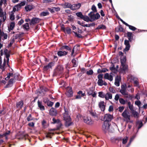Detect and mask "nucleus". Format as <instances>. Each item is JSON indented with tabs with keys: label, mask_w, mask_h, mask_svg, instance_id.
<instances>
[{
	"label": "nucleus",
	"mask_w": 147,
	"mask_h": 147,
	"mask_svg": "<svg viewBox=\"0 0 147 147\" xmlns=\"http://www.w3.org/2000/svg\"><path fill=\"white\" fill-rule=\"evenodd\" d=\"M65 112L63 114V118L65 121V125L68 127L71 125V118L68 109L64 107Z\"/></svg>",
	"instance_id": "nucleus-1"
},
{
	"label": "nucleus",
	"mask_w": 147,
	"mask_h": 147,
	"mask_svg": "<svg viewBox=\"0 0 147 147\" xmlns=\"http://www.w3.org/2000/svg\"><path fill=\"white\" fill-rule=\"evenodd\" d=\"M88 16L90 18L91 22L97 20L100 17V15L98 13L94 14L92 12H90L88 14Z\"/></svg>",
	"instance_id": "nucleus-2"
},
{
	"label": "nucleus",
	"mask_w": 147,
	"mask_h": 147,
	"mask_svg": "<svg viewBox=\"0 0 147 147\" xmlns=\"http://www.w3.org/2000/svg\"><path fill=\"white\" fill-rule=\"evenodd\" d=\"M122 116L124 118V120L125 121H127L128 122V120H129V118H130L131 115L127 109H125L122 114Z\"/></svg>",
	"instance_id": "nucleus-3"
},
{
	"label": "nucleus",
	"mask_w": 147,
	"mask_h": 147,
	"mask_svg": "<svg viewBox=\"0 0 147 147\" xmlns=\"http://www.w3.org/2000/svg\"><path fill=\"white\" fill-rule=\"evenodd\" d=\"M126 84H124L121 85V89L120 90V92L126 98L128 97V93L126 89Z\"/></svg>",
	"instance_id": "nucleus-4"
},
{
	"label": "nucleus",
	"mask_w": 147,
	"mask_h": 147,
	"mask_svg": "<svg viewBox=\"0 0 147 147\" xmlns=\"http://www.w3.org/2000/svg\"><path fill=\"white\" fill-rule=\"evenodd\" d=\"M103 75L102 74H99L98 76V83L99 86H102L103 85H106L107 83L103 81L102 80L103 78Z\"/></svg>",
	"instance_id": "nucleus-5"
},
{
	"label": "nucleus",
	"mask_w": 147,
	"mask_h": 147,
	"mask_svg": "<svg viewBox=\"0 0 147 147\" xmlns=\"http://www.w3.org/2000/svg\"><path fill=\"white\" fill-rule=\"evenodd\" d=\"M110 128V124L109 122L104 121V125L102 126V129L105 132H107L109 131Z\"/></svg>",
	"instance_id": "nucleus-6"
},
{
	"label": "nucleus",
	"mask_w": 147,
	"mask_h": 147,
	"mask_svg": "<svg viewBox=\"0 0 147 147\" xmlns=\"http://www.w3.org/2000/svg\"><path fill=\"white\" fill-rule=\"evenodd\" d=\"M63 70V67L61 65H58L54 70L55 75H57L61 73Z\"/></svg>",
	"instance_id": "nucleus-7"
},
{
	"label": "nucleus",
	"mask_w": 147,
	"mask_h": 147,
	"mask_svg": "<svg viewBox=\"0 0 147 147\" xmlns=\"http://www.w3.org/2000/svg\"><path fill=\"white\" fill-rule=\"evenodd\" d=\"M87 93L89 95H91L93 97H96V93L93 88H90L88 90Z\"/></svg>",
	"instance_id": "nucleus-8"
},
{
	"label": "nucleus",
	"mask_w": 147,
	"mask_h": 147,
	"mask_svg": "<svg viewBox=\"0 0 147 147\" xmlns=\"http://www.w3.org/2000/svg\"><path fill=\"white\" fill-rule=\"evenodd\" d=\"M83 120L85 123L88 125H91L93 123V121L90 117H84L83 118Z\"/></svg>",
	"instance_id": "nucleus-9"
},
{
	"label": "nucleus",
	"mask_w": 147,
	"mask_h": 147,
	"mask_svg": "<svg viewBox=\"0 0 147 147\" xmlns=\"http://www.w3.org/2000/svg\"><path fill=\"white\" fill-rule=\"evenodd\" d=\"M41 20V19L37 18H33L31 19L30 22V25H34L38 23Z\"/></svg>",
	"instance_id": "nucleus-10"
},
{
	"label": "nucleus",
	"mask_w": 147,
	"mask_h": 147,
	"mask_svg": "<svg viewBox=\"0 0 147 147\" xmlns=\"http://www.w3.org/2000/svg\"><path fill=\"white\" fill-rule=\"evenodd\" d=\"M26 4V2L25 1L21 2L19 4H18L16 5L13 8V10L14 11H18L19 8L22 6H24Z\"/></svg>",
	"instance_id": "nucleus-11"
},
{
	"label": "nucleus",
	"mask_w": 147,
	"mask_h": 147,
	"mask_svg": "<svg viewBox=\"0 0 147 147\" xmlns=\"http://www.w3.org/2000/svg\"><path fill=\"white\" fill-rule=\"evenodd\" d=\"M113 74L112 72L110 74L108 73H106L105 74L104 78L105 79H107L111 81H112L113 80Z\"/></svg>",
	"instance_id": "nucleus-12"
},
{
	"label": "nucleus",
	"mask_w": 147,
	"mask_h": 147,
	"mask_svg": "<svg viewBox=\"0 0 147 147\" xmlns=\"http://www.w3.org/2000/svg\"><path fill=\"white\" fill-rule=\"evenodd\" d=\"M113 116L112 115L110 114H107L105 115L104 116V119L105 121H107L109 122L111 121L113 119Z\"/></svg>",
	"instance_id": "nucleus-13"
},
{
	"label": "nucleus",
	"mask_w": 147,
	"mask_h": 147,
	"mask_svg": "<svg viewBox=\"0 0 147 147\" xmlns=\"http://www.w3.org/2000/svg\"><path fill=\"white\" fill-rule=\"evenodd\" d=\"M81 4L78 3L77 4L71 5V9L73 11L79 9L81 6Z\"/></svg>",
	"instance_id": "nucleus-14"
},
{
	"label": "nucleus",
	"mask_w": 147,
	"mask_h": 147,
	"mask_svg": "<svg viewBox=\"0 0 147 147\" xmlns=\"http://www.w3.org/2000/svg\"><path fill=\"white\" fill-rule=\"evenodd\" d=\"M54 65V63L52 62L49 63L48 65L44 66L43 70L47 71L51 68Z\"/></svg>",
	"instance_id": "nucleus-15"
},
{
	"label": "nucleus",
	"mask_w": 147,
	"mask_h": 147,
	"mask_svg": "<svg viewBox=\"0 0 147 147\" xmlns=\"http://www.w3.org/2000/svg\"><path fill=\"white\" fill-rule=\"evenodd\" d=\"M67 91V94L69 97L71 96L73 94V92L72 88L71 87H67L66 88Z\"/></svg>",
	"instance_id": "nucleus-16"
},
{
	"label": "nucleus",
	"mask_w": 147,
	"mask_h": 147,
	"mask_svg": "<svg viewBox=\"0 0 147 147\" xmlns=\"http://www.w3.org/2000/svg\"><path fill=\"white\" fill-rule=\"evenodd\" d=\"M0 17L3 18V21H4L6 19V13H4L3 10L1 7H0Z\"/></svg>",
	"instance_id": "nucleus-17"
},
{
	"label": "nucleus",
	"mask_w": 147,
	"mask_h": 147,
	"mask_svg": "<svg viewBox=\"0 0 147 147\" xmlns=\"http://www.w3.org/2000/svg\"><path fill=\"white\" fill-rule=\"evenodd\" d=\"M71 5L70 3L66 2L62 4L61 5L64 8H70L71 9Z\"/></svg>",
	"instance_id": "nucleus-18"
},
{
	"label": "nucleus",
	"mask_w": 147,
	"mask_h": 147,
	"mask_svg": "<svg viewBox=\"0 0 147 147\" xmlns=\"http://www.w3.org/2000/svg\"><path fill=\"white\" fill-rule=\"evenodd\" d=\"M49 113L51 115L55 116L57 114V112L55 109L52 108L50 109Z\"/></svg>",
	"instance_id": "nucleus-19"
},
{
	"label": "nucleus",
	"mask_w": 147,
	"mask_h": 147,
	"mask_svg": "<svg viewBox=\"0 0 147 147\" xmlns=\"http://www.w3.org/2000/svg\"><path fill=\"white\" fill-rule=\"evenodd\" d=\"M2 59L1 57L0 56V68L1 69H3L5 67L6 64V61L5 59H4L3 63L2 64Z\"/></svg>",
	"instance_id": "nucleus-20"
},
{
	"label": "nucleus",
	"mask_w": 147,
	"mask_h": 147,
	"mask_svg": "<svg viewBox=\"0 0 147 147\" xmlns=\"http://www.w3.org/2000/svg\"><path fill=\"white\" fill-rule=\"evenodd\" d=\"M99 106L102 111H104L105 110V106L103 101L100 102L99 104Z\"/></svg>",
	"instance_id": "nucleus-21"
},
{
	"label": "nucleus",
	"mask_w": 147,
	"mask_h": 147,
	"mask_svg": "<svg viewBox=\"0 0 147 147\" xmlns=\"http://www.w3.org/2000/svg\"><path fill=\"white\" fill-rule=\"evenodd\" d=\"M53 123H57L58 124V125H59V127H61L62 124L61 123L59 119H56L55 118H53Z\"/></svg>",
	"instance_id": "nucleus-22"
},
{
	"label": "nucleus",
	"mask_w": 147,
	"mask_h": 147,
	"mask_svg": "<svg viewBox=\"0 0 147 147\" xmlns=\"http://www.w3.org/2000/svg\"><path fill=\"white\" fill-rule=\"evenodd\" d=\"M131 111V113L134 117L137 118H138L139 117V114L134 109Z\"/></svg>",
	"instance_id": "nucleus-23"
},
{
	"label": "nucleus",
	"mask_w": 147,
	"mask_h": 147,
	"mask_svg": "<svg viewBox=\"0 0 147 147\" xmlns=\"http://www.w3.org/2000/svg\"><path fill=\"white\" fill-rule=\"evenodd\" d=\"M120 80V78L117 76L115 78V85L117 86H119V82Z\"/></svg>",
	"instance_id": "nucleus-24"
},
{
	"label": "nucleus",
	"mask_w": 147,
	"mask_h": 147,
	"mask_svg": "<svg viewBox=\"0 0 147 147\" xmlns=\"http://www.w3.org/2000/svg\"><path fill=\"white\" fill-rule=\"evenodd\" d=\"M131 79L133 80L134 81V84L135 85V86H137L138 85V79L133 76H131Z\"/></svg>",
	"instance_id": "nucleus-25"
},
{
	"label": "nucleus",
	"mask_w": 147,
	"mask_h": 147,
	"mask_svg": "<svg viewBox=\"0 0 147 147\" xmlns=\"http://www.w3.org/2000/svg\"><path fill=\"white\" fill-rule=\"evenodd\" d=\"M105 98L106 100L111 99L112 98V94L109 92H108L105 94Z\"/></svg>",
	"instance_id": "nucleus-26"
},
{
	"label": "nucleus",
	"mask_w": 147,
	"mask_h": 147,
	"mask_svg": "<svg viewBox=\"0 0 147 147\" xmlns=\"http://www.w3.org/2000/svg\"><path fill=\"white\" fill-rule=\"evenodd\" d=\"M67 53V52L65 51H59L57 53L58 55L59 56H62L66 55Z\"/></svg>",
	"instance_id": "nucleus-27"
},
{
	"label": "nucleus",
	"mask_w": 147,
	"mask_h": 147,
	"mask_svg": "<svg viewBox=\"0 0 147 147\" xmlns=\"http://www.w3.org/2000/svg\"><path fill=\"white\" fill-rule=\"evenodd\" d=\"M38 107L40 108V110L41 111H43L45 110V107L42 104V102L38 100Z\"/></svg>",
	"instance_id": "nucleus-28"
},
{
	"label": "nucleus",
	"mask_w": 147,
	"mask_h": 147,
	"mask_svg": "<svg viewBox=\"0 0 147 147\" xmlns=\"http://www.w3.org/2000/svg\"><path fill=\"white\" fill-rule=\"evenodd\" d=\"M23 104V103L22 101H21L17 103V107L18 108V109H20L22 107Z\"/></svg>",
	"instance_id": "nucleus-29"
},
{
	"label": "nucleus",
	"mask_w": 147,
	"mask_h": 147,
	"mask_svg": "<svg viewBox=\"0 0 147 147\" xmlns=\"http://www.w3.org/2000/svg\"><path fill=\"white\" fill-rule=\"evenodd\" d=\"M25 9L26 11H30L33 9V7L31 5H28L25 7Z\"/></svg>",
	"instance_id": "nucleus-30"
},
{
	"label": "nucleus",
	"mask_w": 147,
	"mask_h": 147,
	"mask_svg": "<svg viewBox=\"0 0 147 147\" xmlns=\"http://www.w3.org/2000/svg\"><path fill=\"white\" fill-rule=\"evenodd\" d=\"M124 62H123L122 61H121V68L124 71L126 70L127 68V65H125V64H124Z\"/></svg>",
	"instance_id": "nucleus-31"
},
{
	"label": "nucleus",
	"mask_w": 147,
	"mask_h": 147,
	"mask_svg": "<svg viewBox=\"0 0 147 147\" xmlns=\"http://www.w3.org/2000/svg\"><path fill=\"white\" fill-rule=\"evenodd\" d=\"M7 49L5 50L4 52L5 54V57L6 58H7V63L9 62V57L10 56L9 54L8 53H7Z\"/></svg>",
	"instance_id": "nucleus-32"
},
{
	"label": "nucleus",
	"mask_w": 147,
	"mask_h": 147,
	"mask_svg": "<svg viewBox=\"0 0 147 147\" xmlns=\"http://www.w3.org/2000/svg\"><path fill=\"white\" fill-rule=\"evenodd\" d=\"M82 19L87 22H88L90 21V18L89 17L87 16H84Z\"/></svg>",
	"instance_id": "nucleus-33"
},
{
	"label": "nucleus",
	"mask_w": 147,
	"mask_h": 147,
	"mask_svg": "<svg viewBox=\"0 0 147 147\" xmlns=\"http://www.w3.org/2000/svg\"><path fill=\"white\" fill-rule=\"evenodd\" d=\"M49 13V12L47 11H43L40 13V16H45L48 15Z\"/></svg>",
	"instance_id": "nucleus-34"
},
{
	"label": "nucleus",
	"mask_w": 147,
	"mask_h": 147,
	"mask_svg": "<svg viewBox=\"0 0 147 147\" xmlns=\"http://www.w3.org/2000/svg\"><path fill=\"white\" fill-rule=\"evenodd\" d=\"M126 101L122 98H121L119 99V102L121 104L125 105L126 103Z\"/></svg>",
	"instance_id": "nucleus-35"
},
{
	"label": "nucleus",
	"mask_w": 147,
	"mask_h": 147,
	"mask_svg": "<svg viewBox=\"0 0 147 147\" xmlns=\"http://www.w3.org/2000/svg\"><path fill=\"white\" fill-rule=\"evenodd\" d=\"M128 105L129 109L131 111L134 109L133 106L131 102L129 101L128 102Z\"/></svg>",
	"instance_id": "nucleus-36"
},
{
	"label": "nucleus",
	"mask_w": 147,
	"mask_h": 147,
	"mask_svg": "<svg viewBox=\"0 0 147 147\" xmlns=\"http://www.w3.org/2000/svg\"><path fill=\"white\" fill-rule=\"evenodd\" d=\"M13 74L12 73H9L7 75V76L5 78L6 80H8L11 77H13Z\"/></svg>",
	"instance_id": "nucleus-37"
},
{
	"label": "nucleus",
	"mask_w": 147,
	"mask_h": 147,
	"mask_svg": "<svg viewBox=\"0 0 147 147\" xmlns=\"http://www.w3.org/2000/svg\"><path fill=\"white\" fill-rule=\"evenodd\" d=\"M126 26H127L129 27V29L133 31H135L136 29V28L135 27L133 26L130 25H129L128 24V25H126Z\"/></svg>",
	"instance_id": "nucleus-38"
},
{
	"label": "nucleus",
	"mask_w": 147,
	"mask_h": 147,
	"mask_svg": "<svg viewBox=\"0 0 147 147\" xmlns=\"http://www.w3.org/2000/svg\"><path fill=\"white\" fill-rule=\"evenodd\" d=\"M105 94L102 92H98V96L102 98L105 97Z\"/></svg>",
	"instance_id": "nucleus-39"
},
{
	"label": "nucleus",
	"mask_w": 147,
	"mask_h": 147,
	"mask_svg": "<svg viewBox=\"0 0 147 147\" xmlns=\"http://www.w3.org/2000/svg\"><path fill=\"white\" fill-rule=\"evenodd\" d=\"M15 24L14 22H11L10 24L9 27V29H10L11 30H12L15 26Z\"/></svg>",
	"instance_id": "nucleus-40"
},
{
	"label": "nucleus",
	"mask_w": 147,
	"mask_h": 147,
	"mask_svg": "<svg viewBox=\"0 0 147 147\" xmlns=\"http://www.w3.org/2000/svg\"><path fill=\"white\" fill-rule=\"evenodd\" d=\"M76 15L78 17L82 19L84 16L82 14V12H80L77 13H76Z\"/></svg>",
	"instance_id": "nucleus-41"
},
{
	"label": "nucleus",
	"mask_w": 147,
	"mask_h": 147,
	"mask_svg": "<svg viewBox=\"0 0 147 147\" xmlns=\"http://www.w3.org/2000/svg\"><path fill=\"white\" fill-rule=\"evenodd\" d=\"M24 28L26 30H28L29 28V24L28 23H26L23 26Z\"/></svg>",
	"instance_id": "nucleus-42"
},
{
	"label": "nucleus",
	"mask_w": 147,
	"mask_h": 147,
	"mask_svg": "<svg viewBox=\"0 0 147 147\" xmlns=\"http://www.w3.org/2000/svg\"><path fill=\"white\" fill-rule=\"evenodd\" d=\"M106 28L105 26L103 25H101L98 26L97 28L98 29H104Z\"/></svg>",
	"instance_id": "nucleus-43"
},
{
	"label": "nucleus",
	"mask_w": 147,
	"mask_h": 147,
	"mask_svg": "<svg viewBox=\"0 0 147 147\" xmlns=\"http://www.w3.org/2000/svg\"><path fill=\"white\" fill-rule=\"evenodd\" d=\"M72 62L73 63L74 67H76L77 65V62L75 59H73L72 60Z\"/></svg>",
	"instance_id": "nucleus-44"
},
{
	"label": "nucleus",
	"mask_w": 147,
	"mask_h": 147,
	"mask_svg": "<svg viewBox=\"0 0 147 147\" xmlns=\"http://www.w3.org/2000/svg\"><path fill=\"white\" fill-rule=\"evenodd\" d=\"M33 119L32 117L31 114H30L27 118V120L28 121H30L32 120Z\"/></svg>",
	"instance_id": "nucleus-45"
},
{
	"label": "nucleus",
	"mask_w": 147,
	"mask_h": 147,
	"mask_svg": "<svg viewBox=\"0 0 147 147\" xmlns=\"http://www.w3.org/2000/svg\"><path fill=\"white\" fill-rule=\"evenodd\" d=\"M53 134V133H52L49 132L46 135V137L47 138H51V136Z\"/></svg>",
	"instance_id": "nucleus-46"
},
{
	"label": "nucleus",
	"mask_w": 147,
	"mask_h": 147,
	"mask_svg": "<svg viewBox=\"0 0 147 147\" xmlns=\"http://www.w3.org/2000/svg\"><path fill=\"white\" fill-rule=\"evenodd\" d=\"M66 32L68 34L71 33V29L69 27H67L65 29Z\"/></svg>",
	"instance_id": "nucleus-47"
},
{
	"label": "nucleus",
	"mask_w": 147,
	"mask_h": 147,
	"mask_svg": "<svg viewBox=\"0 0 147 147\" xmlns=\"http://www.w3.org/2000/svg\"><path fill=\"white\" fill-rule=\"evenodd\" d=\"M91 9L93 12H97L96 7L94 5H93L92 6Z\"/></svg>",
	"instance_id": "nucleus-48"
},
{
	"label": "nucleus",
	"mask_w": 147,
	"mask_h": 147,
	"mask_svg": "<svg viewBox=\"0 0 147 147\" xmlns=\"http://www.w3.org/2000/svg\"><path fill=\"white\" fill-rule=\"evenodd\" d=\"M128 138L126 137L123 140L122 143L123 144H125L127 141Z\"/></svg>",
	"instance_id": "nucleus-49"
},
{
	"label": "nucleus",
	"mask_w": 147,
	"mask_h": 147,
	"mask_svg": "<svg viewBox=\"0 0 147 147\" xmlns=\"http://www.w3.org/2000/svg\"><path fill=\"white\" fill-rule=\"evenodd\" d=\"M10 133L9 131H8V132H6L3 135H0V138H2L3 136H6L7 135L9 134Z\"/></svg>",
	"instance_id": "nucleus-50"
},
{
	"label": "nucleus",
	"mask_w": 147,
	"mask_h": 147,
	"mask_svg": "<svg viewBox=\"0 0 147 147\" xmlns=\"http://www.w3.org/2000/svg\"><path fill=\"white\" fill-rule=\"evenodd\" d=\"M141 102L140 100H137L135 102V104L137 105L139 107L141 105Z\"/></svg>",
	"instance_id": "nucleus-51"
},
{
	"label": "nucleus",
	"mask_w": 147,
	"mask_h": 147,
	"mask_svg": "<svg viewBox=\"0 0 147 147\" xmlns=\"http://www.w3.org/2000/svg\"><path fill=\"white\" fill-rule=\"evenodd\" d=\"M114 131V128L113 127L110 125V128L109 129V131L110 132H113Z\"/></svg>",
	"instance_id": "nucleus-52"
},
{
	"label": "nucleus",
	"mask_w": 147,
	"mask_h": 147,
	"mask_svg": "<svg viewBox=\"0 0 147 147\" xmlns=\"http://www.w3.org/2000/svg\"><path fill=\"white\" fill-rule=\"evenodd\" d=\"M73 32L75 34L76 36L80 38L82 37V36L80 34L77 33L74 31H73Z\"/></svg>",
	"instance_id": "nucleus-53"
},
{
	"label": "nucleus",
	"mask_w": 147,
	"mask_h": 147,
	"mask_svg": "<svg viewBox=\"0 0 147 147\" xmlns=\"http://www.w3.org/2000/svg\"><path fill=\"white\" fill-rule=\"evenodd\" d=\"M93 73V71L90 69L88 71H87L86 72V74L88 75H92Z\"/></svg>",
	"instance_id": "nucleus-54"
},
{
	"label": "nucleus",
	"mask_w": 147,
	"mask_h": 147,
	"mask_svg": "<svg viewBox=\"0 0 147 147\" xmlns=\"http://www.w3.org/2000/svg\"><path fill=\"white\" fill-rule=\"evenodd\" d=\"M124 107L123 106H120L118 108V111L120 112H122L124 109Z\"/></svg>",
	"instance_id": "nucleus-55"
},
{
	"label": "nucleus",
	"mask_w": 147,
	"mask_h": 147,
	"mask_svg": "<svg viewBox=\"0 0 147 147\" xmlns=\"http://www.w3.org/2000/svg\"><path fill=\"white\" fill-rule=\"evenodd\" d=\"M62 48L63 49H66L67 50H71V49L67 46H63L62 47Z\"/></svg>",
	"instance_id": "nucleus-56"
},
{
	"label": "nucleus",
	"mask_w": 147,
	"mask_h": 147,
	"mask_svg": "<svg viewBox=\"0 0 147 147\" xmlns=\"http://www.w3.org/2000/svg\"><path fill=\"white\" fill-rule=\"evenodd\" d=\"M116 30L117 31H123V28L120 27H119L116 28Z\"/></svg>",
	"instance_id": "nucleus-57"
},
{
	"label": "nucleus",
	"mask_w": 147,
	"mask_h": 147,
	"mask_svg": "<svg viewBox=\"0 0 147 147\" xmlns=\"http://www.w3.org/2000/svg\"><path fill=\"white\" fill-rule=\"evenodd\" d=\"M73 19V17L71 15H70L68 16V19L69 21H72Z\"/></svg>",
	"instance_id": "nucleus-58"
},
{
	"label": "nucleus",
	"mask_w": 147,
	"mask_h": 147,
	"mask_svg": "<svg viewBox=\"0 0 147 147\" xmlns=\"http://www.w3.org/2000/svg\"><path fill=\"white\" fill-rule=\"evenodd\" d=\"M53 103L49 100L47 103V105L48 106L51 107L53 105Z\"/></svg>",
	"instance_id": "nucleus-59"
},
{
	"label": "nucleus",
	"mask_w": 147,
	"mask_h": 147,
	"mask_svg": "<svg viewBox=\"0 0 147 147\" xmlns=\"http://www.w3.org/2000/svg\"><path fill=\"white\" fill-rule=\"evenodd\" d=\"M110 69L112 71H113V70H115V72H117V70L115 68L114 66L110 67Z\"/></svg>",
	"instance_id": "nucleus-60"
},
{
	"label": "nucleus",
	"mask_w": 147,
	"mask_h": 147,
	"mask_svg": "<svg viewBox=\"0 0 147 147\" xmlns=\"http://www.w3.org/2000/svg\"><path fill=\"white\" fill-rule=\"evenodd\" d=\"M78 94L79 95L81 94L82 96H84L86 95L85 93H83L82 91H79L78 92Z\"/></svg>",
	"instance_id": "nucleus-61"
},
{
	"label": "nucleus",
	"mask_w": 147,
	"mask_h": 147,
	"mask_svg": "<svg viewBox=\"0 0 147 147\" xmlns=\"http://www.w3.org/2000/svg\"><path fill=\"white\" fill-rule=\"evenodd\" d=\"M0 5L1 6L3 4H5L6 3V0H0Z\"/></svg>",
	"instance_id": "nucleus-62"
},
{
	"label": "nucleus",
	"mask_w": 147,
	"mask_h": 147,
	"mask_svg": "<svg viewBox=\"0 0 147 147\" xmlns=\"http://www.w3.org/2000/svg\"><path fill=\"white\" fill-rule=\"evenodd\" d=\"M14 80L13 79L11 78L9 81L8 84H12L14 82Z\"/></svg>",
	"instance_id": "nucleus-63"
},
{
	"label": "nucleus",
	"mask_w": 147,
	"mask_h": 147,
	"mask_svg": "<svg viewBox=\"0 0 147 147\" xmlns=\"http://www.w3.org/2000/svg\"><path fill=\"white\" fill-rule=\"evenodd\" d=\"M119 95L117 94H116L115 96V99L116 101H118V100H119Z\"/></svg>",
	"instance_id": "nucleus-64"
}]
</instances>
